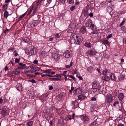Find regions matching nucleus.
I'll list each match as a JSON object with an SVG mask.
<instances>
[{"mask_svg": "<svg viewBox=\"0 0 126 126\" xmlns=\"http://www.w3.org/2000/svg\"><path fill=\"white\" fill-rule=\"evenodd\" d=\"M105 102L107 103H110L113 101L112 96L110 94H108L105 96Z\"/></svg>", "mask_w": 126, "mask_h": 126, "instance_id": "1", "label": "nucleus"}, {"mask_svg": "<svg viewBox=\"0 0 126 126\" xmlns=\"http://www.w3.org/2000/svg\"><path fill=\"white\" fill-rule=\"evenodd\" d=\"M92 88L94 89L96 91L98 90V91H99V90L100 89L101 86L100 85L99 83L93 82L92 83Z\"/></svg>", "mask_w": 126, "mask_h": 126, "instance_id": "2", "label": "nucleus"}, {"mask_svg": "<svg viewBox=\"0 0 126 126\" xmlns=\"http://www.w3.org/2000/svg\"><path fill=\"white\" fill-rule=\"evenodd\" d=\"M79 37L78 36H77L76 35L74 34H72L71 35L70 37V41L71 44H74L76 43V38H78Z\"/></svg>", "mask_w": 126, "mask_h": 126, "instance_id": "3", "label": "nucleus"}, {"mask_svg": "<svg viewBox=\"0 0 126 126\" xmlns=\"http://www.w3.org/2000/svg\"><path fill=\"white\" fill-rule=\"evenodd\" d=\"M47 3L45 5L46 7H48V8H52L54 6L55 4L52 0H47Z\"/></svg>", "mask_w": 126, "mask_h": 126, "instance_id": "4", "label": "nucleus"}, {"mask_svg": "<svg viewBox=\"0 0 126 126\" xmlns=\"http://www.w3.org/2000/svg\"><path fill=\"white\" fill-rule=\"evenodd\" d=\"M79 117L81 120L85 123L89 121L90 119L89 117L85 114L80 115Z\"/></svg>", "mask_w": 126, "mask_h": 126, "instance_id": "5", "label": "nucleus"}, {"mask_svg": "<svg viewBox=\"0 0 126 126\" xmlns=\"http://www.w3.org/2000/svg\"><path fill=\"white\" fill-rule=\"evenodd\" d=\"M72 53V51L66 50L63 53V55L65 58H68L71 56Z\"/></svg>", "mask_w": 126, "mask_h": 126, "instance_id": "6", "label": "nucleus"}, {"mask_svg": "<svg viewBox=\"0 0 126 126\" xmlns=\"http://www.w3.org/2000/svg\"><path fill=\"white\" fill-rule=\"evenodd\" d=\"M37 50L35 47H33L29 53V55L32 56L35 55L37 52Z\"/></svg>", "mask_w": 126, "mask_h": 126, "instance_id": "7", "label": "nucleus"}, {"mask_svg": "<svg viewBox=\"0 0 126 126\" xmlns=\"http://www.w3.org/2000/svg\"><path fill=\"white\" fill-rule=\"evenodd\" d=\"M97 53V52L95 51L94 48L92 49L91 50H89L86 53V54L88 55L93 56L95 55Z\"/></svg>", "mask_w": 126, "mask_h": 126, "instance_id": "8", "label": "nucleus"}, {"mask_svg": "<svg viewBox=\"0 0 126 126\" xmlns=\"http://www.w3.org/2000/svg\"><path fill=\"white\" fill-rule=\"evenodd\" d=\"M72 106H73V109H74L78 106V100H76L72 102Z\"/></svg>", "mask_w": 126, "mask_h": 126, "instance_id": "9", "label": "nucleus"}, {"mask_svg": "<svg viewBox=\"0 0 126 126\" xmlns=\"http://www.w3.org/2000/svg\"><path fill=\"white\" fill-rule=\"evenodd\" d=\"M87 32V30L85 27L83 26L81 27L80 29V32L82 34L86 33Z\"/></svg>", "mask_w": 126, "mask_h": 126, "instance_id": "10", "label": "nucleus"}, {"mask_svg": "<svg viewBox=\"0 0 126 126\" xmlns=\"http://www.w3.org/2000/svg\"><path fill=\"white\" fill-rule=\"evenodd\" d=\"M52 57L55 60L57 61L59 59L60 55L58 54V52H56L53 54Z\"/></svg>", "mask_w": 126, "mask_h": 126, "instance_id": "11", "label": "nucleus"}, {"mask_svg": "<svg viewBox=\"0 0 126 126\" xmlns=\"http://www.w3.org/2000/svg\"><path fill=\"white\" fill-rule=\"evenodd\" d=\"M103 74V75H106L107 76L109 74H111L110 72V71L109 70H105L103 71L102 72Z\"/></svg>", "mask_w": 126, "mask_h": 126, "instance_id": "12", "label": "nucleus"}, {"mask_svg": "<svg viewBox=\"0 0 126 126\" xmlns=\"http://www.w3.org/2000/svg\"><path fill=\"white\" fill-rule=\"evenodd\" d=\"M30 67L31 69L35 71H39L40 69L39 67L36 66H33L32 65H31Z\"/></svg>", "mask_w": 126, "mask_h": 126, "instance_id": "13", "label": "nucleus"}, {"mask_svg": "<svg viewBox=\"0 0 126 126\" xmlns=\"http://www.w3.org/2000/svg\"><path fill=\"white\" fill-rule=\"evenodd\" d=\"M109 78L111 79L113 81H115L116 79V78L113 73L110 74Z\"/></svg>", "mask_w": 126, "mask_h": 126, "instance_id": "14", "label": "nucleus"}, {"mask_svg": "<svg viewBox=\"0 0 126 126\" xmlns=\"http://www.w3.org/2000/svg\"><path fill=\"white\" fill-rule=\"evenodd\" d=\"M16 88L17 90L19 91H21L22 90V87L21 84L20 83L17 84Z\"/></svg>", "mask_w": 126, "mask_h": 126, "instance_id": "15", "label": "nucleus"}, {"mask_svg": "<svg viewBox=\"0 0 126 126\" xmlns=\"http://www.w3.org/2000/svg\"><path fill=\"white\" fill-rule=\"evenodd\" d=\"M92 21V20L91 19L87 20L85 24V25L87 27L90 26L91 24Z\"/></svg>", "mask_w": 126, "mask_h": 126, "instance_id": "16", "label": "nucleus"}, {"mask_svg": "<svg viewBox=\"0 0 126 126\" xmlns=\"http://www.w3.org/2000/svg\"><path fill=\"white\" fill-rule=\"evenodd\" d=\"M102 78V79L103 80L105 81H108L110 79L109 77L107 76L106 75H104Z\"/></svg>", "mask_w": 126, "mask_h": 126, "instance_id": "17", "label": "nucleus"}, {"mask_svg": "<svg viewBox=\"0 0 126 126\" xmlns=\"http://www.w3.org/2000/svg\"><path fill=\"white\" fill-rule=\"evenodd\" d=\"M86 97L85 95L83 94H81L79 95L78 96V99L80 100H82L84 99Z\"/></svg>", "mask_w": 126, "mask_h": 126, "instance_id": "18", "label": "nucleus"}, {"mask_svg": "<svg viewBox=\"0 0 126 126\" xmlns=\"http://www.w3.org/2000/svg\"><path fill=\"white\" fill-rule=\"evenodd\" d=\"M22 40L24 42L27 43L30 41V39L27 37L23 38L22 39Z\"/></svg>", "mask_w": 126, "mask_h": 126, "instance_id": "19", "label": "nucleus"}, {"mask_svg": "<svg viewBox=\"0 0 126 126\" xmlns=\"http://www.w3.org/2000/svg\"><path fill=\"white\" fill-rule=\"evenodd\" d=\"M118 96L120 100H122L124 97V95L123 94L121 93H119L118 95Z\"/></svg>", "mask_w": 126, "mask_h": 126, "instance_id": "20", "label": "nucleus"}, {"mask_svg": "<svg viewBox=\"0 0 126 126\" xmlns=\"http://www.w3.org/2000/svg\"><path fill=\"white\" fill-rule=\"evenodd\" d=\"M39 23V22L38 20H34L32 24H33V27L37 26Z\"/></svg>", "mask_w": 126, "mask_h": 126, "instance_id": "21", "label": "nucleus"}, {"mask_svg": "<svg viewBox=\"0 0 126 126\" xmlns=\"http://www.w3.org/2000/svg\"><path fill=\"white\" fill-rule=\"evenodd\" d=\"M1 113L3 115H5L6 113V109L4 108H2L1 110Z\"/></svg>", "mask_w": 126, "mask_h": 126, "instance_id": "22", "label": "nucleus"}, {"mask_svg": "<svg viewBox=\"0 0 126 126\" xmlns=\"http://www.w3.org/2000/svg\"><path fill=\"white\" fill-rule=\"evenodd\" d=\"M85 46L89 48H90L92 47V45L89 42H86L84 44Z\"/></svg>", "mask_w": 126, "mask_h": 126, "instance_id": "23", "label": "nucleus"}, {"mask_svg": "<svg viewBox=\"0 0 126 126\" xmlns=\"http://www.w3.org/2000/svg\"><path fill=\"white\" fill-rule=\"evenodd\" d=\"M87 70L88 72L90 73H92L93 71V68L92 66H90L87 68Z\"/></svg>", "mask_w": 126, "mask_h": 126, "instance_id": "24", "label": "nucleus"}, {"mask_svg": "<svg viewBox=\"0 0 126 126\" xmlns=\"http://www.w3.org/2000/svg\"><path fill=\"white\" fill-rule=\"evenodd\" d=\"M9 13L8 11H6L4 12V17L7 19V17L8 16Z\"/></svg>", "mask_w": 126, "mask_h": 126, "instance_id": "25", "label": "nucleus"}, {"mask_svg": "<svg viewBox=\"0 0 126 126\" xmlns=\"http://www.w3.org/2000/svg\"><path fill=\"white\" fill-rule=\"evenodd\" d=\"M33 124V121H29L27 123V126H31Z\"/></svg>", "mask_w": 126, "mask_h": 126, "instance_id": "26", "label": "nucleus"}, {"mask_svg": "<svg viewBox=\"0 0 126 126\" xmlns=\"http://www.w3.org/2000/svg\"><path fill=\"white\" fill-rule=\"evenodd\" d=\"M67 72V71H64L63 72V73L61 74L64 77H65V81H66L67 80V77L66 76V75L65 74H66Z\"/></svg>", "mask_w": 126, "mask_h": 126, "instance_id": "27", "label": "nucleus"}, {"mask_svg": "<svg viewBox=\"0 0 126 126\" xmlns=\"http://www.w3.org/2000/svg\"><path fill=\"white\" fill-rule=\"evenodd\" d=\"M76 40L77 41H76V43H75V44H77L78 45H79L80 44V40L79 39H78V38H76Z\"/></svg>", "mask_w": 126, "mask_h": 126, "instance_id": "28", "label": "nucleus"}, {"mask_svg": "<svg viewBox=\"0 0 126 126\" xmlns=\"http://www.w3.org/2000/svg\"><path fill=\"white\" fill-rule=\"evenodd\" d=\"M43 72L44 73H50L51 72V70L50 69H48L47 70H43Z\"/></svg>", "mask_w": 126, "mask_h": 126, "instance_id": "29", "label": "nucleus"}, {"mask_svg": "<svg viewBox=\"0 0 126 126\" xmlns=\"http://www.w3.org/2000/svg\"><path fill=\"white\" fill-rule=\"evenodd\" d=\"M73 62H71L70 63V65H66L65 66V68H70L73 65Z\"/></svg>", "mask_w": 126, "mask_h": 126, "instance_id": "30", "label": "nucleus"}, {"mask_svg": "<svg viewBox=\"0 0 126 126\" xmlns=\"http://www.w3.org/2000/svg\"><path fill=\"white\" fill-rule=\"evenodd\" d=\"M99 119H97L95 121H94L92 123L91 125H93L94 126L96 125L97 124L98 121Z\"/></svg>", "mask_w": 126, "mask_h": 126, "instance_id": "31", "label": "nucleus"}, {"mask_svg": "<svg viewBox=\"0 0 126 126\" xmlns=\"http://www.w3.org/2000/svg\"><path fill=\"white\" fill-rule=\"evenodd\" d=\"M115 96L117 95V90H115L112 93Z\"/></svg>", "mask_w": 126, "mask_h": 126, "instance_id": "32", "label": "nucleus"}, {"mask_svg": "<svg viewBox=\"0 0 126 126\" xmlns=\"http://www.w3.org/2000/svg\"><path fill=\"white\" fill-rule=\"evenodd\" d=\"M67 0V2L70 4H72L74 3L73 0Z\"/></svg>", "mask_w": 126, "mask_h": 126, "instance_id": "33", "label": "nucleus"}, {"mask_svg": "<svg viewBox=\"0 0 126 126\" xmlns=\"http://www.w3.org/2000/svg\"><path fill=\"white\" fill-rule=\"evenodd\" d=\"M103 43L105 44L109 45V42L108 40H106L103 41Z\"/></svg>", "mask_w": 126, "mask_h": 126, "instance_id": "34", "label": "nucleus"}, {"mask_svg": "<svg viewBox=\"0 0 126 126\" xmlns=\"http://www.w3.org/2000/svg\"><path fill=\"white\" fill-rule=\"evenodd\" d=\"M75 6L74 5L73 6L71 7L70 8V9L71 11H73L75 9Z\"/></svg>", "mask_w": 126, "mask_h": 126, "instance_id": "35", "label": "nucleus"}, {"mask_svg": "<svg viewBox=\"0 0 126 126\" xmlns=\"http://www.w3.org/2000/svg\"><path fill=\"white\" fill-rule=\"evenodd\" d=\"M49 79L50 80L52 81H57L58 80L57 78H49Z\"/></svg>", "mask_w": 126, "mask_h": 126, "instance_id": "36", "label": "nucleus"}, {"mask_svg": "<svg viewBox=\"0 0 126 126\" xmlns=\"http://www.w3.org/2000/svg\"><path fill=\"white\" fill-rule=\"evenodd\" d=\"M7 4H5L3 6L2 8V9L3 10H6L7 8Z\"/></svg>", "mask_w": 126, "mask_h": 126, "instance_id": "37", "label": "nucleus"}, {"mask_svg": "<svg viewBox=\"0 0 126 126\" xmlns=\"http://www.w3.org/2000/svg\"><path fill=\"white\" fill-rule=\"evenodd\" d=\"M32 24L31 23H28V27L29 28L33 27V25H32Z\"/></svg>", "mask_w": 126, "mask_h": 126, "instance_id": "38", "label": "nucleus"}, {"mask_svg": "<svg viewBox=\"0 0 126 126\" xmlns=\"http://www.w3.org/2000/svg\"><path fill=\"white\" fill-rule=\"evenodd\" d=\"M126 20V19L125 18H124L123 19V21L120 24V26H122L123 24H124V23L125 22Z\"/></svg>", "mask_w": 126, "mask_h": 126, "instance_id": "39", "label": "nucleus"}, {"mask_svg": "<svg viewBox=\"0 0 126 126\" xmlns=\"http://www.w3.org/2000/svg\"><path fill=\"white\" fill-rule=\"evenodd\" d=\"M26 14L24 13L22 15H21L19 17V20H21L23 18L25 15Z\"/></svg>", "mask_w": 126, "mask_h": 126, "instance_id": "40", "label": "nucleus"}, {"mask_svg": "<svg viewBox=\"0 0 126 126\" xmlns=\"http://www.w3.org/2000/svg\"><path fill=\"white\" fill-rule=\"evenodd\" d=\"M29 81L30 82H32L33 83H35V80L33 79L29 80Z\"/></svg>", "mask_w": 126, "mask_h": 126, "instance_id": "41", "label": "nucleus"}, {"mask_svg": "<svg viewBox=\"0 0 126 126\" xmlns=\"http://www.w3.org/2000/svg\"><path fill=\"white\" fill-rule=\"evenodd\" d=\"M55 37L56 38H60V35L59 34H56L55 35Z\"/></svg>", "mask_w": 126, "mask_h": 126, "instance_id": "42", "label": "nucleus"}, {"mask_svg": "<svg viewBox=\"0 0 126 126\" xmlns=\"http://www.w3.org/2000/svg\"><path fill=\"white\" fill-rule=\"evenodd\" d=\"M118 103L119 102L118 101H116L114 102V103L113 104V105L114 106H115L116 105L118 104Z\"/></svg>", "mask_w": 126, "mask_h": 126, "instance_id": "43", "label": "nucleus"}, {"mask_svg": "<svg viewBox=\"0 0 126 126\" xmlns=\"http://www.w3.org/2000/svg\"><path fill=\"white\" fill-rule=\"evenodd\" d=\"M19 59L16 58L15 59V62L16 63H18L19 62Z\"/></svg>", "mask_w": 126, "mask_h": 126, "instance_id": "44", "label": "nucleus"}, {"mask_svg": "<svg viewBox=\"0 0 126 126\" xmlns=\"http://www.w3.org/2000/svg\"><path fill=\"white\" fill-rule=\"evenodd\" d=\"M14 73L16 75H17L20 73V72L19 71H16Z\"/></svg>", "mask_w": 126, "mask_h": 126, "instance_id": "45", "label": "nucleus"}, {"mask_svg": "<svg viewBox=\"0 0 126 126\" xmlns=\"http://www.w3.org/2000/svg\"><path fill=\"white\" fill-rule=\"evenodd\" d=\"M61 75H61V74H57V75H55V76L56 77H59L61 78H62V76H61Z\"/></svg>", "mask_w": 126, "mask_h": 126, "instance_id": "46", "label": "nucleus"}, {"mask_svg": "<svg viewBox=\"0 0 126 126\" xmlns=\"http://www.w3.org/2000/svg\"><path fill=\"white\" fill-rule=\"evenodd\" d=\"M49 89L51 90H52L53 88V87L52 86L49 85L48 86Z\"/></svg>", "mask_w": 126, "mask_h": 126, "instance_id": "47", "label": "nucleus"}, {"mask_svg": "<svg viewBox=\"0 0 126 126\" xmlns=\"http://www.w3.org/2000/svg\"><path fill=\"white\" fill-rule=\"evenodd\" d=\"M96 98L94 97H92L91 99V100L92 101H96Z\"/></svg>", "mask_w": 126, "mask_h": 126, "instance_id": "48", "label": "nucleus"}, {"mask_svg": "<svg viewBox=\"0 0 126 126\" xmlns=\"http://www.w3.org/2000/svg\"><path fill=\"white\" fill-rule=\"evenodd\" d=\"M112 36V35L111 34H109L107 37V38L108 39H109V38L111 37Z\"/></svg>", "mask_w": 126, "mask_h": 126, "instance_id": "49", "label": "nucleus"}, {"mask_svg": "<svg viewBox=\"0 0 126 126\" xmlns=\"http://www.w3.org/2000/svg\"><path fill=\"white\" fill-rule=\"evenodd\" d=\"M8 67L7 66H6L4 68V70L5 71H6L7 70H8Z\"/></svg>", "mask_w": 126, "mask_h": 126, "instance_id": "50", "label": "nucleus"}, {"mask_svg": "<svg viewBox=\"0 0 126 126\" xmlns=\"http://www.w3.org/2000/svg\"><path fill=\"white\" fill-rule=\"evenodd\" d=\"M9 31V29H6L4 31V32L5 33H8Z\"/></svg>", "mask_w": 126, "mask_h": 126, "instance_id": "51", "label": "nucleus"}, {"mask_svg": "<svg viewBox=\"0 0 126 126\" xmlns=\"http://www.w3.org/2000/svg\"><path fill=\"white\" fill-rule=\"evenodd\" d=\"M69 77L72 78L74 80L75 79V78L72 75L69 76Z\"/></svg>", "mask_w": 126, "mask_h": 126, "instance_id": "52", "label": "nucleus"}, {"mask_svg": "<svg viewBox=\"0 0 126 126\" xmlns=\"http://www.w3.org/2000/svg\"><path fill=\"white\" fill-rule=\"evenodd\" d=\"M38 61L37 60H35L33 62L34 64H37L38 63Z\"/></svg>", "mask_w": 126, "mask_h": 126, "instance_id": "53", "label": "nucleus"}, {"mask_svg": "<svg viewBox=\"0 0 126 126\" xmlns=\"http://www.w3.org/2000/svg\"><path fill=\"white\" fill-rule=\"evenodd\" d=\"M32 8L29 11L28 13V15H29L30 14V13H31L32 11Z\"/></svg>", "mask_w": 126, "mask_h": 126, "instance_id": "54", "label": "nucleus"}, {"mask_svg": "<svg viewBox=\"0 0 126 126\" xmlns=\"http://www.w3.org/2000/svg\"><path fill=\"white\" fill-rule=\"evenodd\" d=\"M67 117L69 120H71L72 119V118H71V115H68Z\"/></svg>", "mask_w": 126, "mask_h": 126, "instance_id": "55", "label": "nucleus"}, {"mask_svg": "<svg viewBox=\"0 0 126 126\" xmlns=\"http://www.w3.org/2000/svg\"><path fill=\"white\" fill-rule=\"evenodd\" d=\"M53 39L54 38L53 37L50 38L49 39V40L50 41H52L53 40Z\"/></svg>", "mask_w": 126, "mask_h": 126, "instance_id": "56", "label": "nucleus"}, {"mask_svg": "<svg viewBox=\"0 0 126 126\" xmlns=\"http://www.w3.org/2000/svg\"><path fill=\"white\" fill-rule=\"evenodd\" d=\"M46 76H47V74H43L41 76L42 77H44Z\"/></svg>", "mask_w": 126, "mask_h": 126, "instance_id": "57", "label": "nucleus"}, {"mask_svg": "<svg viewBox=\"0 0 126 126\" xmlns=\"http://www.w3.org/2000/svg\"><path fill=\"white\" fill-rule=\"evenodd\" d=\"M90 27H92V28H93L94 27V25L93 24H91V25L90 26Z\"/></svg>", "mask_w": 126, "mask_h": 126, "instance_id": "58", "label": "nucleus"}, {"mask_svg": "<svg viewBox=\"0 0 126 126\" xmlns=\"http://www.w3.org/2000/svg\"><path fill=\"white\" fill-rule=\"evenodd\" d=\"M35 8L34 9V10H35V11L36 12V11H37V10L38 9V7H37V6H35Z\"/></svg>", "mask_w": 126, "mask_h": 126, "instance_id": "59", "label": "nucleus"}, {"mask_svg": "<svg viewBox=\"0 0 126 126\" xmlns=\"http://www.w3.org/2000/svg\"><path fill=\"white\" fill-rule=\"evenodd\" d=\"M117 126H124V125L122 124H118Z\"/></svg>", "mask_w": 126, "mask_h": 126, "instance_id": "60", "label": "nucleus"}, {"mask_svg": "<svg viewBox=\"0 0 126 126\" xmlns=\"http://www.w3.org/2000/svg\"><path fill=\"white\" fill-rule=\"evenodd\" d=\"M47 76L49 77H55V76L52 75H47Z\"/></svg>", "mask_w": 126, "mask_h": 126, "instance_id": "61", "label": "nucleus"}, {"mask_svg": "<svg viewBox=\"0 0 126 126\" xmlns=\"http://www.w3.org/2000/svg\"><path fill=\"white\" fill-rule=\"evenodd\" d=\"M93 14L92 13H91L89 14V16L90 17H92L93 16Z\"/></svg>", "mask_w": 126, "mask_h": 126, "instance_id": "62", "label": "nucleus"}, {"mask_svg": "<svg viewBox=\"0 0 126 126\" xmlns=\"http://www.w3.org/2000/svg\"><path fill=\"white\" fill-rule=\"evenodd\" d=\"M79 79L80 80H82L83 79L82 77L81 76H79L78 77Z\"/></svg>", "mask_w": 126, "mask_h": 126, "instance_id": "63", "label": "nucleus"}, {"mask_svg": "<svg viewBox=\"0 0 126 126\" xmlns=\"http://www.w3.org/2000/svg\"><path fill=\"white\" fill-rule=\"evenodd\" d=\"M3 100L2 98H0V104L2 103V102L3 101Z\"/></svg>", "mask_w": 126, "mask_h": 126, "instance_id": "64", "label": "nucleus"}]
</instances>
